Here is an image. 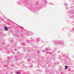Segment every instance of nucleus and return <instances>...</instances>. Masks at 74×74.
Returning <instances> with one entry per match:
<instances>
[{
  "mask_svg": "<svg viewBox=\"0 0 74 74\" xmlns=\"http://www.w3.org/2000/svg\"><path fill=\"white\" fill-rule=\"evenodd\" d=\"M64 43L62 42L59 41H54V44H63Z\"/></svg>",
  "mask_w": 74,
  "mask_h": 74,
  "instance_id": "1",
  "label": "nucleus"
},
{
  "mask_svg": "<svg viewBox=\"0 0 74 74\" xmlns=\"http://www.w3.org/2000/svg\"><path fill=\"white\" fill-rule=\"evenodd\" d=\"M4 29L5 31H8V28H7V27H4Z\"/></svg>",
  "mask_w": 74,
  "mask_h": 74,
  "instance_id": "2",
  "label": "nucleus"
},
{
  "mask_svg": "<svg viewBox=\"0 0 74 74\" xmlns=\"http://www.w3.org/2000/svg\"><path fill=\"white\" fill-rule=\"evenodd\" d=\"M12 59V58L11 57H9L7 59H9V60L8 61H10V60H11Z\"/></svg>",
  "mask_w": 74,
  "mask_h": 74,
  "instance_id": "3",
  "label": "nucleus"
},
{
  "mask_svg": "<svg viewBox=\"0 0 74 74\" xmlns=\"http://www.w3.org/2000/svg\"><path fill=\"white\" fill-rule=\"evenodd\" d=\"M74 14V11H72L71 12H69V14H70V15H71V14Z\"/></svg>",
  "mask_w": 74,
  "mask_h": 74,
  "instance_id": "4",
  "label": "nucleus"
},
{
  "mask_svg": "<svg viewBox=\"0 0 74 74\" xmlns=\"http://www.w3.org/2000/svg\"><path fill=\"white\" fill-rule=\"evenodd\" d=\"M65 69L67 70V68H68V66H67V65H66L65 66Z\"/></svg>",
  "mask_w": 74,
  "mask_h": 74,
  "instance_id": "5",
  "label": "nucleus"
},
{
  "mask_svg": "<svg viewBox=\"0 0 74 74\" xmlns=\"http://www.w3.org/2000/svg\"><path fill=\"white\" fill-rule=\"evenodd\" d=\"M64 5H65V6H67V3H66L64 4Z\"/></svg>",
  "mask_w": 74,
  "mask_h": 74,
  "instance_id": "6",
  "label": "nucleus"
},
{
  "mask_svg": "<svg viewBox=\"0 0 74 74\" xmlns=\"http://www.w3.org/2000/svg\"><path fill=\"white\" fill-rule=\"evenodd\" d=\"M16 73H17V74H19V73H20V72H16Z\"/></svg>",
  "mask_w": 74,
  "mask_h": 74,
  "instance_id": "7",
  "label": "nucleus"
},
{
  "mask_svg": "<svg viewBox=\"0 0 74 74\" xmlns=\"http://www.w3.org/2000/svg\"><path fill=\"white\" fill-rule=\"evenodd\" d=\"M45 52V51L44 50H43L42 51V53H43V52Z\"/></svg>",
  "mask_w": 74,
  "mask_h": 74,
  "instance_id": "8",
  "label": "nucleus"
},
{
  "mask_svg": "<svg viewBox=\"0 0 74 74\" xmlns=\"http://www.w3.org/2000/svg\"><path fill=\"white\" fill-rule=\"evenodd\" d=\"M45 50H46V51H48V48H46L45 49Z\"/></svg>",
  "mask_w": 74,
  "mask_h": 74,
  "instance_id": "9",
  "label": "nucleus"
},
{
  "mask_svg": "<svg viewBox=\"0 0 74 74\" xmlns=\"http://www.w3.org/2000/svg\"><path fill=\"white\" fill-rule=\"evenodd\" d=\"M30 60V59L28 58L27 59V61H29V60Z\"/></svg>",
  "mask_w": 74,
  "mask_h": 74,
  "instance_id": "10",
  "label": "nucleus"
},
{
  "mask_svg": "<svg viewBox=\"0 0 74 74\" xmlns=\"http://www.w3.org/2000/svg\"><path fill=\"white\" fill-rule=\"evenodd\" d=\"M37 40L38 41H39V38H37Z\"/></svg>",
  "mask_w": 74,
  "mask_h": 74,
  "instance_id": "11",
  "label": "nucleus"
},
{
  "mask_svg": "<svg viewBox=\"0 0 74 74\" xmlns=\"http://www.w3.org/2000/svg\"><path fill=\"white\" fill-rule=\"evenodd\" d=\"M12 54H15V52H12Z\"/></svg>",
  "mask_w": 74,
  "mask_h": 74,
  "instance_id": "12",
  "label": "nucleus"
},
{
  "mask_svg": "<svg viewBox=\"0 0 74 74\" xmlns=\"http://www.w3.org/2000/svg\"><path fill=\"white\" fill-rule=\"evenodd\" d=\"M29 67H32V65H30L29 66Z\"/></svg>",
  "mask_w": 74,
  "mask_h": 74,
  "instance_id": "13",
  "label": "nucleus"
},
{
  "mask_svg": "<svg viewBox=\"0 0 74 74\" xmlns=\"http://www.w3.org/2000/svg\"><path fill=\"white\" fill-rule=\"evenodd\" d=\"M21 28L22 29H23V27H21Z\"/></svg>",
  "mask_w": 74,
  "mask_h": 74,
  "instance_id": "14",
  "label": "nucleus"
},
{
  "mask_svg": "<svg viewBox=\"0 0 74 74\" xmlns=\"http://www.w3.org/2000/svg\"><path fill=\"white\" fill-rule=\"evenodd\" d=\"M50 4H52V3H49Z\"/></svg>",
  "mask_w": 74,
  "mask_h": 74,
  "instance_id": "15",
  "label": "nucleus"
},
{
  "mask_svg": "<svg viewBox=\"0 0 74 74\" xmlns=\"http://www.w3.org/2000/svg\"><path fill=\"white\" fill-rule=\"evenodd\" d=\"M39 70H40L39 69H38L37 70V71H39Z\"/></svg>",
  "mask_w": 74,
  "mask_h": 74,
  "instance_id": "16",
  "label": "nucleus"
},
{
  "mask_svg": "<svg viewBox=\"0 0 74 74\" xmlns=\"http://www.w3.org/2000/svg\"><path fill=\"white\" fill-rule=\"evenodd\" d=\"M29 40H28L27 41V42H29Z\"/></svg>",
  "mask_w": 74,
  "mask_h": 74,
  "instance_id": "17",
  "label": "nucleus"
},
{
  "mask_svg": "<svg viewBox=\"0 0 74 74\" xmlns=\"http://www.w3.org/2000/svg\"><path fill=\"white\" fill-rule=\"evenodd\" d=\"M46 53H48L47 52H46Z\"/></svg>",
  "mask_w": 74,
  "mask_h": 74,
  "instance_id": "18",
  "label": "nucleus"
},
{
  "mask_svg": "<svg viewBox=\"0 0 74 74\" xmlns=\"http://www.w3.org/2000/svg\"><path fill=\"white\" fill-rule=\"evenodd\" d=\"M12 65H11V66H12Z\"/></svg>",
  "mask_w": 74,
  "mask_h": 74,
  "instance_id": "19",
  "label": "nucleus"
}]
</instances>
